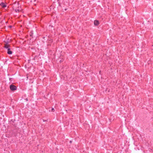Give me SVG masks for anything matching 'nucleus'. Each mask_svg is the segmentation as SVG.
Segmentation results:
<instances>
[{
	"mask_svg": "<svg viewBox=\"0 0 153 153\" xmlns=\"http://www.w3.org/2000/svg\"><path fill=\"white\" fill-rule=\"evenodd\" d=\"M13 10L16 13H19L22 10L21 7L18 2H16L13 5Z\"/></svg>",
	"mask_w": 153,
	"mask_h": 153,
	"instance_id": "obj_1",
	"label": "nucleus"
},
{
	"mask_svg": "<svg viewBox=\"0 0 153 153\" xmlns=\"http://www.w3.org/2000/svg\"><path fill=\"white\" fill-rule=\"evenodd\" d=\"M10 88L12 91H14L17 89L16 87L13 85H10Z\"/></svg>",
	"mask_w": 153,
	"mask_h": 153,
	"instance_id": "obj_2",
	"label": "nucleus"
},
{
	"mask_svg": "<svg viewBox=\"0 0 153 153\" xmlns=\"http://www.w3.org/2000/svg\"><path fill=\"white\" fill-rule=\"evenodd\" d=\"M0 5L3 7L4 8L6 7L7 5L4 2H1L0 4Z\"/></svg>",
	"mask_w": 153,
	"mask_h": 153,
	"instance_id": "obj_3",
	"label": "nucleus"
},
{
	"mask_svg": "<svg viewBox=\"0 0 153 153\" xmlns=\"http://www.w3.org/2000/svg\"><path fill=\"white\" fill-rule=\"evenodd\" d=\"M7 53L9 54H11L12 53V52L10 50V49L8 48L7 50Z\"/></svg>",
	"mask_w": 153,
	"mask_h": 153,
	"instance_id": "obj_4",
	"label": "nucleus"
},
{
	"mask_svg": "<svg viewBox=\"0 0 153 153\" xmlns=\"http://www.w3.org/2000/svg\"><path fill=\"white\" fill-rule=\"evenodd\" d=\"M99 22L97 20H95L94 22V24L96 26H97L99 25Z\"/></svg>",
	"mask_w": 153,
	"mask_h": 153,
	"instance_id": "obj_5",
	"label": "nucleus"
},
{
	"mask_svg": "<svg viewBox=\"0 0 153 153\" xmlns=\"http://www.w3.org/2000/svg\"><path fill=\"white\" fill-rule=\"evenodd\" d=\"M4 47L5 48L7 49V50L8 48H10V45L8 44H5L4 45Z\"/></svg>",
	"mask_w": 153,
	"mask_h": 153,
	"instance_id": "obj_6",
	"label": "nucleus"
},
{
	"mask_svg": "<svg viewBox=\"0 0 153 153\" xmlns=\"http://www.w3.org/2000/svg\"><path fill=\"white\" fill-rule=\"evenodd\" d=\"M54 109L53 108H52L51 109V111L52 112H54Z\"/></svg>",
	"mask_w": 153,
	"mask_h": 153,
	"instance_id": "obj_7",
	"label": "nucleus"
},
{
	"mask_svg": "<svg viewBox=\"0 0 153 153\" xmlns=\"http://www.w3.org/2000/svg\"><path fill=\"white\" fill-rule=\"evenodd\" d=\"M11 80V78H10V80Z\"/></svg>",
	"mask_w": 153,
	"mask_h": 153,
	"instance_id": "obj_8",
	"label": "nucleus"
},
{
	"mask_svg": "<svg viewBox=\"0 0 153 153\" xmlns=\"http://www.w3.org/2000/svg\"><path fill=\"white\" fill-rule=\"evenodd\" d=\"M70 143H71V141H70Z\"/></svg>",
	"mask_w": 153,
	"mask_h": 153,
	"instance_id": "obj_9",
	"label": "nucleus"
},
{
	"mask_svg": "<svg viewBox=\"0 0 153 153\" xmlns=\"http://www.w3.org/2000/svg\"><path fill=\"white\" fill-rule=\"evenodd\" d=\"M45 121V120H43V121H44H44Z\"/></svg>",
	"mask_w": 153,
	"mask_h": 153,
	"instance_id": "obj_10",
	"label": "nucleus"
},
{
	"mask_svg": "<svg viewBox=\"0 0 153 153\" xmlns=\"http://www.w3.org/2000/svg\"><path fill=\"white\" fill-rule=\"evenodd\" d=\"M36 0H35V1H36Z\"/></svg>",
	"mask_w": 153,
	"mask_h": 153,
	"instance_id": "obj_11",
	"label": "nucleus"
},
{
	"mask_svg": "<svg viewBox=\"0 0 153 153\" xmlns=\"http://www.w3.org/2000/svg\"><path fill=\"white\" fill-rule=\"evenodd\" d=\"M26 100H27V99H26Z\"/></svg>",
	"mask_w": 153,
	"mask_h": 153,
	"instance_id": "obj_12",
	"label": "nucleus"
}]
</instances>
